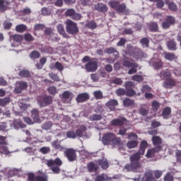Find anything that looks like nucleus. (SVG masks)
I'll return each instance as SVG.
<instances>
[{"instance_id": "1", "label": "nucleus", "mask_w": 181, "mask_h": 181, "mask_svg": "<svg viewBox=\"0 0 181 181\" xmlns=\"http://www.w3.org/2000/svg\"><path fill=\"white\" fill-rule=\"evenodd\" d=\"M148 148V141L143 140L140 142L138 152L130 156V163L124 166V169L128 172H134L141 173L142 172V165H141V156L145 155V151Z\"/></svg>"}, {"instance_id": "2", "label": "nucleus", "mask_w": 181, "mask_h": 181, "mask_svg": "<svg viewBox=\"0 0 181 181\" xmlns=\"http://www.w3.org/2000/svg\"><path fill=\"white\" fill-rule=\"evenodd\" d=\"M102 142L105 145H119L121 144V139L117 137L113 133L107 132L103 135Z\"/></svg>"}, {"instance_id": "3", "label": "nucleus", "mask_w": 181, "mask_h": 181, "mask_svg": "<svg viewBox=\"0 0 181 181\" xmlns=\"http://www.w3.org/2000/svg\"><path fill=\"white\" fill-rule=\"evenodd\" d=\"M82 62L87 63L85 65V69L88 72H94L98 69V62H97V59L95 58H90L88 56H85L82 59Z\"/></svg>"}, {"instance_id": "4", "label": "nucleus", "mask_w": 181, "mask_h": 181, "mask_svg": "<svg viewBox=\"0 0 181 181\" xmlns=\"http://www.w3.org/2000/svg\"><path fill=\"white\" fill-rule=\"evenodd\" d=\"M47 165L49 168L52 167L51 170L53 172V173H56L57 175H59L60 173V166L63 165V161L60 158H57L54 160H48L47 161ZM54 165L56 166H54Z\"/></svg>"}, {"instance_id": "5", "label": "nucleus", "mask_w": 181, "mask_h": 181, "mask_svg": "<svg viewBox=\"0 0 181 181\" xmlns=\"http://www.w3.org/2000/svg\"><path fill=\"white\" fill-rule=\"evenodd\" d=\"M66 30L69 35H77L80 31L77 23L69 19L66 21Z\"/></svg>"}, {"instance_id": "6", "label": "nucleus", "mask_w": 181, "mask_h": 181, "mask_svg": "<svg viewBox=\"0 0 181 181\" xmlns=\"http://www.w3.org/2000/svg\"><path fill=\"white\" fill-rule=\"evenodd\" d=\"M108 5L112 8V9H115L116 12H118V13H124V12L127 11V5L124 3H119V1H109Z\"/></svg>"}, {"instance_id": "7", "label": "nucleus", "mask_w": 181, "mask_h": 181, "mask_svg": "<svg viewBox=\"0 0 181 181\" xmlns=\"http://www.w3.org/2000/svg\"><path fill=\"white\" fill-rule=\"evenodd\" d=\"M122 65L124 67H127V69H130L128 71V74H135L136 73V69L139 67V65L136 62H131L127 59H124L122 62Z\"/></svg>"}, {"instance_id": "8", "label": "nucleus", "mask_w": 181, "mask_h": 181, "mask_svg": "<svg viewBox=\"0 0 181 181\" xmlns=\"http://www.w3.org/2000/svg\"><path fill=\"white\" fill-rule=\"evenodd\" d=\"M37 101L40 107H47V105H50L53 103V98L51 96L40 95L37 98Z\"/></svg>"}, {"instance_id": "9", "label": "nucleus", "mask_w": 181, "mask_h": 181, "mask_svg": "<svg viewBox=\"0 0 181 181\" xmlns=\"http://www.w3.org/2000/svg\"><path fill=\"white\" fill-rule=\"evenodd\" d=\"M64 154L69 162H75V160H77V151L74 148H71L66 149Z\"/></svg>"}, {"instance_id": "10", "label": "nucleus", "mask_w": 181, "mask_h": 181, "mask_svg": "<svg viewBox=\"0 0 181 181\" xmlns=\"http://www.w3.org/2000/svg\"><path fill=\"white\" fill-rule=\"evenodd\" d=\"M176 23V18L173 16H168L162 23L161 26L163 29H169L170 26H173Z\"/></svg>"}, {"instance_id": "11", "label": "nucleus", "mask_w": 181, "mask_h": 181, "mask_svg": "<svg viewBox=\"0 0 181 181\" xmlns=\"http://www.w3.org/2000/svg\"><path fill=\"white\" fill-rule=\"evenodd\" d=\"M0 153H4V155L11 153L6 146V136H0Z\"/></svg>"}, {"instance_id": "12", "label": "nucleus", "mask_w": 181, "mask_h": 181, "mask_svg": "<svg viewBox=\"0 0 181 181\" xmlns=\"http://www.w3.org/2000/svg\"><path fill=\"white\" fill-rule=\"evenodd\" d=\"M28 181H47V176L45 175H35L33 173H28Z\"/></svg>"}, {"instance_id": "13", "label": "nucleus", "mask_w": 181, "mask_h": 181, "mask_svg": "<svg viewBox=\"0 0 181 181\" xmlns=\"http://www.w3.org/2000/svg\"><path fill=\"white\" fill-rule=\"evenodd\" d=\"M129 54L130 56H133V57H135V59H142L144 58V53L142 49L135 47L133 49V51L131 53H129Z\"/></svg>"}, {"instance_id": "14", "label": "nucleus", "mask_w": 181, "mask_h": 181, "mask_svg": "<svg viewBox=\"0 0 181 181\" xmlns=\"http://www.w3.org/2000/svg\"><path fill=\"white\" fill-rule=\"evenodd\" d=\"M88 100H90V95L88 93H79L76 98V101L78 104L86 103V101H88Z\"/></svg>"}, {"instance_id": "15", "label": "nucleus", "mask_w": 181, "mask_h": 181, "mask_svg": "<svg viewBox=\"0 0 181 181\" xmlns=\"http://www.w3.org/2000/svg\"><path fill=\"white\" fill-rule=\"evenodd\" d=\"M176 86V81L172 78H167L163 83L164 88H172Z\"/></svg>"}, {"instance_id": "16", "label": "nucleus", "mask_w": 181, "mask_h": 181, "mask_svg": "<svg viewBox=\"0 0 181 181\" xmlns=\"http://www.w3.org/2000/svg\"><path fill=\"white\" fill-rule=\"evenodd\" d=\"M127 122V118L125 117H120L117 119H113L110 124L112 127H122Z\"/></svg>"}, {"instance_id": "17", "label": "nucleus", "mask_w": 181, "mask_h": 181, "mask_svg": "<svg viewBox=\"0 0 181 181\" xmlns=\"http://www.w3.org/2000/svg\"><path fill=\"white\" fill-rule=\"evenodd\" d=\"M28 88V83L25 81H20L18 83L17 86L15 88L16 93L17 94H21L23 90H26Z\"/></svg>"}, {"instance_id": "18", "label": "nucleus", "mask_w": 181, "mask_h": 181, "mask_svg": "<svg viewBox=\"0 0 181 181\" xmlns=\"http://www.w3.org/2000/svg\"><path fill=\"white\" fill-rule=\"evenodd\" d=\"M118 105V100L116 99H110L106 103L105 106L109 108L110 111H115V107Z\"/></svg>"}, {"instance_id": "19", "label": "nucleus", "mask_w": 181, "mask_h": 181, "mask_svg": "<svg viewBox=\"0 0 181 181\" xmlns=\"http://www.w3.org/2000/svg\"><path fill=\"white\" fill-rule=\"evenodd\" d=\"M151 141L156 148H160V151H162V138L158 136H153Z\"/></svg>"}, {"instance_id": "20", "label": "nucleus", "mask_w": 181, "mask_h": 181, "mask_svg": "<svg viewBox=\"0 0 181 181\" xmlns=\"http://www.w3.org/2000/svg\"><path fill=\"white\" fill-rule=\"evenodd\" d=\"M95 11H98V12H101L102 13H105V12H108V7H107V5L103 3H98L95 4Z\"/></svg>"}, {"instance_id": "21", "label": "nucleus", "mask_w": 181, "mask_h": 181, "mask_svg": "<svg viewBox=\"0 0 181 181\" xmlns=\"http://www.w3.org/2000/svg\"><path fill=\"white\" fill-rule=\"evenodd\" d=\"M160 152V147H154L148 150L146 156V158H154L155 153Z\"/></svg>"}, {"instance_id": "22", "label": "nucleus", "mask_w": 181, "mask_h": 181, "mask_svg": "<svg viewBox=\"0 0 181 181\" xmlns=\"http://www.w3.org/2000/svg\"><path fill=\"white\" fill-rule=\"evenodd\" d=\"M87 132V127L85 125H81L78 129H76V136L78 138H81L86 135V132Z\"/></svg>"}, {"instance_id": "23", "label": "nucleus", "mask_w": 181, "mask_h": 181, "mask_svg": "<svg viewBox=\"0 0 181 181\" xmlns=\"http://www.w3.org/2000/svg\"><path fill=\"white\" fill-rule=\"evenodd\" d=\"M172 114V108L170 107H164L162 112V117L164 119H169Z\"/></svg>"}, {"instance_id": "24", "label": "nucleus", "mask_w": 181, "mask_h": 181, "mask_svg": "<svg viewBox=\"0 0 181 181\" xmlns=\"http://www.w3.org/2000/svg\"><path fill=\"white\" fill-rule=\"evenodd\" d=\"M31 117L34 119L35 122L40 121V112L37 109H33L31 111Z\"/></svg>"}, {"instance_id": "25", "label": "nucleus", "mask_w": 181, "mask_h": 181, "mask_svg": "<svg viewBox=\"0 0 181 181\" xmlns=\"http://www.w3.org/2000/svg\"><path fill=\"white\" fill-rule=\"evenodd\" d=\"M167 47L168 50L175 52V50L177 49V44L175 42V40H170L167 42Z\"/></svg>"}, {"instance_id": "26", "label": "nucleus", "mask_w": 181, "mask_h": 181, "mask_svg": "<svg viewBox=\"0 0 181 181\" xmlns=\"http://www.w3.org/2000/svg\"><path fill=\"white\" fill-rule=\"evenodd\" d=\"M58 32L59 33V35H62L63 37H65L66 39H69L70 36H69V34L66 33V30H64V26L62 24H59L57 27Z\"/></svg>"}, {"instance_id": "27", "label": "nucleus", "mask_w": 181, "mask_h": 181, "mask_svg": "<svg viewBox=\"0 0 181 181\" xmlns=\"http://www.w3.org/2000/svg\"><path fill=\"white\" fill-rule=\"evenodd\" d=\"M96 163H98V166H101L102 169H108V168L110 167L108 160L105 159L98 160H96Z\"/></svg>"}, {"instance_id": "28", "label": "nucleus", "mask_w": 181, "mask_h": 181, "mask_svg": "<svg viewBox=\"0 0 181 181\" xmlns=\"http://www.w3.org/2000/svg\"><path fill=\"white\" fill-rule=\"evenodd\" d=\"M10 39L16 42V43H22L23 40V35L19 34H13L10 35Z\"/></svg>"}, {"instance_id": "29", "label": "nucleus", "mask_w": 181, "mask_h": 181, "mask_svg": "<svg viewBox=\"0 0 181 181\" xmlns=\"http://www.w3.org/2000/svg\"><path fill=\"white\" fill-rule=\"evenodd\" d=\"M87 169L88 170V172H97V170H98V165L93 163V162H90L88 165H87Z\"/></svg>"}, {"instance_id": "30", "label": "nucleus", "mask_w": 181, "mask_h": 181, "mask_svg": "<svg viewBox=\"0 0 181 181\" xmlns=\"http://www.w3.org/2000/svg\"><path fill=\"white\" fill-rule=\"evenodd\" d=\"M148 30L150 32H158L159 30V25L158 23L151 22L148 24Z\"/></svg>"}, {"instance_id": "31", "label": "nucleus", "mask_w": 181, "mask_h": 181, "mask_svg": "<svg viewBox=\"0 0 181 181\" xmlns=\"http://www.w3.org/2000/svg\"><path fill=\"white\" fill-rule=\"evenodd\" d=\"M164 57L166 60H169V62H173V60L177 59L175 53L172 52H164Z\"/></svg>"}, {"instance_id": "32", "label": "nucleus", "mask_w": 181, "mask_h": 181, "mask_svg": "<svg viewBox=\"0 0 181 181\" xmlns=\"http://www.w3.org/2000/svg\"><path fill=\"white\" fill-rule=\"evenodd\" d=\"M123 105L124 107H134V105H135V101L129 99V98H126L123 100Z\"/></svg>"}, {"instance_id": "33", "label": "nucleus", "mask_w": 181, "mask_h": 181, "mask_svg": "<svg viewBox=\"0 0 181 181\" xmlns=\"http://www.w3.org/2000/svg\"><path fill=\"white\" fill-rule=\"evenodd\" d=\"M138 140H130L127 142V146L129 149H134L138 146Z\"/></svg>"}, {"instance_id": "34", "label": "nucleus", "mask_w": 181, "mask_h": 181, "mask_svg": "<svg viewBox=\"0 0 181 181\" xmlns=\"http://www.w3.org/2000/svg\"><path fill=\"white\" fill-rule=\"evenodd\" d=\"M159 76H160V78H167L168 77L170 78V77L172 76V74L168 70L161 71L159 73Z\"/></svg>"}, {"instance_id": "35", "label": "nucleus", "mask_w": 181, "mask_h": 181, "mask_svg": "<svg viewBox=\"0 0 181 181\" xmlns=\"http://www.w3.org/2000/svg\"><path fill=\"white\" fill-rule=\"evenodd\" d=\"M90 121H101L103 119V115L98 114H93L90 115L88 118Z\"/></svg>"}, {"instance_id": "36", "label": "nucleus", "mask_w": 181, "mask_h": 181, "mask_svg": "<svg viewBox=\"0 0 181 181\" xmlns=\"http://www.w3.org/2000/svg\"><path fill=\"white\" fill-rule=\"evenodd\" d=\"M8 9V2L5 0H0V12H5Z\"/></svg>"}, {"instance_id": "37", "label": "nucleus", "mask_w": 181, "mask_h": 181, "mask_svg": "<svg viewBox=\"0 0 181 181\" xmlns=\"http://www.w3.org/2000/svg\"><path fill=\"white\" fill-rule=\"evenodd\" d=\"M165 4L168 6V8L170 11H177V6L176 5V4L173 2H169V0H165Z\"/></svg>"}, {"instance_id": "38", "label": "nucleus", "mask_w": 181, "mask_h": 181, "mask_svg": "<svg viewBox=\"0 0 181 181\" xmlns=\"http://www.w3.org/2000/svg\"><path fill=\"white\" fill-rule=\"evenodd\" d=\"M11 103V98L6 97L4 98H0V107H5L6 105Z\"/></svg>"}, {"instance_id": "39", "label": "nucleus", "mask_w": 181, "mask_h": 181, "mask_svg": "<svg viewBox=\"0 0 181 181\" xmlns=\"http://www.w3.org/2000/svg\"><path fill=\"white\" fill-rule=\"evenodd\" d=\"M152 175L154 176L155 179H160L162 177V175H163V170H156L151 171Z\"/></svg>"}, {"instance_id": "40", "label": "nucleus", "mask_w": 181, "mask_h": 181, "mask_svg": "<svg viewBox=\"0 0 181 181\" xmlns=\"http://www.w3.org/2000/svg\"><path fill=\"white\" fill-rule=\"evenodd\" d=\"M26 29L27 27L25 24H20L16 26V30L18 32V33H23Z\"/></svg>"}, {"instance_id": "41", "label": "nucleus", "mask_w": 181, "mask_h": 181, "mask_svg": "<svg viewBox=\"0 0 181 181\" xmlns=\"http://www.w3.org/2000/svg\"><path fill=\"white\" fill-rule=\"evenodd\" d=\"M85 27L88 28V29H91V30H94V29H97V23H95L94 21H91L87 23Z\"/></svg>"}, {"instance_id": "42", "label": "nucleus", "mask_w": 181, "mask_h": 181, "mask_svg": "<svg viewBox=\"0 0 181 181\" xmlns=\"http://www.w3.org/2000/svg\"><path fill=\"white\" fill-rule=\"evenodd\" d=\"M20 13L21 15V16H29V15H30V13H32V10L30 9V8H25L23 10H21L20 11Z\"/></svg>"}, {"instance_id": "43", "label": "nucleus", "mask_w": 181, "mask_h": 181, "mask_svg": "<svg viewBox=\"0 0 181 181\" xmlns=\"http://www.w3.org/2000/svg\"><path fill=\"white\" fill-rule=\"evenodd\" d=\"M145 181H156L153 175H152V171H148L145 173Z\"/></svg>"}, {"instance_id": "44", "label": "nucleus", "mask_w": 181, "mask_h": 181, "mask_svg": "<svg viewBox=\"0 0 181 181\" xmlns=\"http://www.w3.org/2000/svg\"><path fill=\"white\" fill-rule=\"evenodd\" d=\"M152 105V110L154 112H156L160 107V103L158 102L157 100H153L151 103Z\"/></svg>"}, {"instance_id": "45", "label": "nucleus", "mask_w": 181, "mask_h": 181, "mask_svg": "<svg viewBox=\"0 0 181 181\" xmlns=\"http://www.w3.org/2000/svg\"><path fill=\"white\" fill-rule=\"evenodd\" d=\"M18 76H20V77H23V78L30 77V71H29L28 70H21L19 71Z\"/></svg>"}, {"instance_id": "46", "label": "nucleus", "mask_w": 181, "mask_h": 181, "mask_svg": "<svg viewBox=\"0 0 181 181\" xmlns=\"http://www.w3.org/2000/svg\"><path fill=\"white\" fill-rule=\"evenodd\" d=\"M29 57L34 59H39V57H40V52H39V51L34 50L30 54Z\"/></svg>"}, {"instance_id": "47", "label": "nucleus", "mask_w": 181, "mask_h": 181, "mask_svg": "<svg viewBox=\"0 0 181 181\" xmlns=\"http://www.w3.org/2000/svg\"><path fill=\"white\" fill-rule=\"evenodd\" d=\"M93 95L95 100H103V92L101 90H95L93 92Z\"/></svg>"}, {"instance_id": "48", "label": "nucleus", "mask_w": 181, "mask_h": 181, "mask_svg": "<svg viewBox=\"0 0 181 181\" xmlns=\"http://www.w3.org/2000/svg\"><path fill=\"white\" fill-rule=\"evenodd\" d=\"M140 43L143 46V47H148L149 39H148V37H143L141 40H140Z\"/></svg>"}, {"instance_id": "49", "label": "nucleus", "mask_w": 181, "mask_h": 181, "mask_svg": "<svg viewBox=\"0 0 181 181\" xmlns=\"http://www.w3.org/2000/svg\"><path fill=\"white\" fill-rule=\"evenodd\" d=\"M163 66V62L162 60L156 61L153 63V66L156 69V70H159V69H162Z\"/></svg>"}, {"instance_id": "50", "label": "nucleus", "mask_w": 181, "mask_h": 181, "mask_svg": "<svg viewBox=\"0 0 181 181\" xmlns=\"http://www.w3.org/2000/svg\"><path fill=\"white\" fill-rule=\"evenodd\" d=\"M49 78H51V80H53L54 81H60V78H59V76L53 72L49 74Z\"/></svg>"}, {"instance_id": "51", "label": "nucleus", "mask_w": 181, "mask_h": 181, "mask_svg": "<svg viewBox=\"0 0 181 181\" xmlns=\"http://www.w3.org/2000/svg\"><path fill=\"white\" fill-rule=\"evenodd\" d=\"M53 148H54V149H59V151H62V149H63L62 145L60 144V141H54L52 142V144Z\"/></svg>"}, {"instance_id": "52", "label": "nucleus", "mask_w": 181, "mask_h": 181, "mask_svg": "<svg viewBox=\"0 0 181 181\" xmlns=\"http://www.w3.org/2000/svg\"><path fill=\"white\" fill-rule=\"evenodd\" d=\"M14 127L16 128H26V124H23L21 120H16L14 122Z\"/></svg>"}, {"instance_id": "53", "label": "nucleus", "mask_w": 181, "mask_h": 181, "mask_svg": "<svg viewBox=\"0 0 181 181\" xmlns=\"http://www.w3.org/2000/svg\"><path fill=\"white\" fill-rule=\"evenodd\" d=\"M66 136L71 139H76V138H77V134L74 131H69L66 132Z\"/></svg>"}, {"instance_id": "54", "label": "nucleus", "mask_w": 181, "mask_h": 181, "mask_svg": "<svg viewBox=\"0 0 181 181\" xmlns=\"http://www.w3.org/2000/svg\"><path fill=\"white\" fill-rule=\"evenodd\" d=\"M24 39L25 42H33L35 40V37L30 33H26L24 35Z\"/></svg>"}, {"instance_id": "55", "label": "nucleus", "mask_w": 181, "mask_h": 181, "mask_svg": "<svg viewBox=\"0 0 181 181\" xmlns=\"http://www.w3.org/2000/svg\"><path fill=\"white\" fill-rule=\"evenodd\" d=\"M105 52L107 53V54H114V53H118V51L114 47H109L105 49Z\"/></svg>"}, {"instance_id": "56", "label": "nucleus", "mask_w": 181, "mask_h": 181, "mask_svg": "<svg viewBox=\"0 0 181 181\" xmlns=\"http://www.w3.org/2000/svg\"><path fill=\"white\" fill-rule=\"evenodd\" d=\"M139 113L141 114V115L146 117V115L149 114V110L144 107H141L139 109Z\"/></svg>"}, {"instance_id": "57", "label": "nucleus", "mask_w": 181, "mask_h": 181, "mask_svg": "<svg viewBox=\"0 0 181 181\" xmlns=\"http://www.w3.org/2000/svg\"><path fill=\"white\" fill-rule=\"evenodd\" d=\"M124 87L126 90L134 89V83L131 81H127L124 83Z\"/></svg>"}, {"instance_id": "58", "label": "nucleus", "mask_w": 181, "mask_h": 181, "mask_svg": "<svg viewBox=\"0 0 181 181\" xmlns=\"http://www.w3.org/2000/svg\"><path fill=\"white\" fill-rule=\"evenodd\" d=\"M47 90L52 95H54L57 93V88L55 86H49Z\"/></svg>"}, {"instance_id": "59", "label": "nucleus", "mask_w": 181, "mask_h": 181, "mask_svg": "<svg viewBox=\"0 0 181 181\" xmlns=\"http://www.w3.org/2000/svg\"><path fill=\"white\" fill-rule=\"evenodd\" d=\"M73 21H81V18H83V16L78 13H76V11L74 13V15L72 17H71Z\"/></svg>"}, {"instance_id": "60", "label": "nucleus", "mask_w": 181, "mask_h": 181, "mask_svg": "<svg viewBox=\"0 0 181 181\" xmlns=\"http://www.w3.org/2000/svg\"><path fill=\"white\" fill-rule=\"evenodd\" d=\"M40 152L43 155H46V153H49V152H50V147L43 146L40 148Z\"/></svg>"}, {"instance_id": "61", "label": "nucleus", "mask_w": 181, "mask_h": 181, "mask_svg": "<svg viewBox=\"0 0 181 181\" xmlns=\"http://www.w3.org/2000/svg\"><path fill=\"white\" fill-rule=\"evenodd\" d=\"M136 92L134 89H129L126 90V95L127 97H134V95H136Z\"/></svg>"}, {"instance_id": "62", "label": "nucleus", "mask_w": 181, "mask_h": 181, "mask_svg": "<svg viewBox=\"0 0 181 181\" xmlns=\"http://www.w3.org/2000/svg\"><path fill=\"white\" fill-rule=\"evenodd\" d=\"M76 12V10L73 8H69L66 12H65V16H69L70 18L73 17V15Z\"/></svg>"}, {"instance_id": "63", "label": "nucleus", "mask_w": 181, "mask_h": 181, "mask_svg": "<svg viewBox=\"0 0 181 181\" xmlns=\"http://www.w3.org/2000/svg\"><path fill=\"white\" fill-rule=\"evenodd\" d=\"M164 181H173V176L168 173L164 177Z\"/></svg>"}, {"instance_id": "64", "label": "nucleus", "mask_w": 181, "mask_h": 181, "mask_svg": "<svg viewBox=\"0 0 181 181\" xmlns=\"http://www.w3.org/2000/svg\"><path fill=\"white\" fill-rule=\"evenodd\" d=\"M177 162H181V150H177L175 152Z\"/></svg>"}]
</instances>
